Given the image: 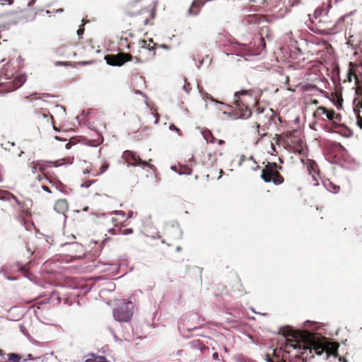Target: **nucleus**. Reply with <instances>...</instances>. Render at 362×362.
Listing matches in <instances>:
<instances>
[{
    "instance_id": "nucleus-1",
    "label": "nucleus",
    "mask_w": 362,
    "mask_h": 362,
    "mask_svg": "<svg viewBox=\"0 0 362 362\" xmlns=\"http://www.w3.org/2000/svg\"><path fill=\"white\" fill-rule=\"evenodd\" d=\"M293 339L288 338L286 347L292 348L293 350H296L297 353L300 354H308L312 353V348L315 350V352L317 354H320L321 351H325L329 354H334L337 351L338 345L335 343L321 346H316L314 342L311 340L310 333L307 332L304 334H296L295 335L291 336Z\"/></svg>"
},
{
    "instance_id": "nucleus-2",
    "label": "nucleus",
    "mask_w": 362,
    "mask_h": 362,
    "mask_svg": "<svg viewBox=\"0 0 362 362\" xmlns=\"http://www.w3.org/2000/svg\"><path fill=\"white\" fill-rule=\"evenodd\" d=\"M234 104L238 109L242 112L245 108V112L240 115L243 119H247L251 115L250 106L255 104V99L252 95L247 90L235 92L234 93Z\"/></svg>"
},
{
    "instance_id": "nucleus-3",
    "label": "nucleus",
    "mask_w": 362,
    "mask_h": 362,
    "mask_svg": "<svg viewBox=\"0 0 362 362\" xmlns=\"http://www.w3.org/2000/svg\"><path fill=\"white\" fill-rule=\"evenodd\" d=\"M134 308L132 301L120 302L113 312L115 319L119 322H129L133 316Z\"/></svg>"
},
{
    "instance_id": "nucleus-4",
    "label": "nucleus",
    "mask_w": 362,
    "mask_h": 362,
    "mask_svg": "<svg viewBox=\"0 0 362 362\" xmlns=\"http://www.w3.org/2000/svg\"><path fill=\"white\" fill-rule=\"evenodd\" d=\"M122 156L127 163L128 165L142 166L143 168L148 167L150 168L153 167L148 162L141 160V159L135 152L126 151L123 153Z\"/></svg>"
},
{
    "instance_id": "nucleus-5",
    "label": "nucleus",
    "mask_w": 362,
    "mask_h": 362,
    "mask_svg": "<svg viewBox=\"0 0 362 362\" xmlns=\"http://www.w3.org/2000/svg\"><path fill=\"white\" fill-rule=\"evenodd\" d=\"M107 63L112 66H122L132 59V56L127 53H119L117 55H107L105 57Z\"/></svg>"
},
{
    "instance_id": "nucleus-6",
    "label": "nucleus",
    "mask_w": 362,
    "mask_h": 362,
    "mask_svg": "<svg viewBox=\"0 0 362 362\" xmlns=\"http://www.w3.org/2000/svg\"><path fill=\"white\" fill-rule=\"evenodd\" d=\"M156 55V49L143 48L139 49V55L135 57L136 62L138 63H144L150 61L154 58Z\"/></svg>"
},
{
    "instance_id": "nucleus-7",
    "label": "nucleus",
    "mask_w": 362,
    "mask_h": 362,
    "mask_svg": "<svg viewBox=\"0 0 362 362\" xmlns=\"http://www.w3.org/2000/svg\"><path fill=\"white\" fill-rule=\"evenodd\" d=\"M68 204L64 199L57 201L54 204V210L59 214H64L68 211Z\"/></svg>"
},
{
    "instance_id": "nucleus-8",
    "label": "nucleus",
    "mask_w": 362,
    "mask_h": 362,
    "mask_svg": "<svg viewBox=\"0 0 362 362\" xmlns=\"http://www.w3.org/2000/svg\"><path fill=\"white\" fill-rule=\"evenodd\" d=\"M308 170L312 175L314 180L317 181L318 175L317 173V165L314 161H309L307 163Z\"/></svg>"
},
{
    "instance_id": "nucleus-9",
    "label": "nucleus",
    "mask_w": 362,
    "mask_h": 362,
    "mask_svg": "<svg viewBox=\"0 0 362 362\" xmlns=\"http://www.w3.org/2000/svg\"><path fill=\"white\" fill-rule=\"evenodd\" d=\"M138 45H139V49H143V48L156 49L155 48L156 44L153 42L152 39L140 40V41H139Z\"/></svg>"
},
{
    "instance_id": "nucleus-10",
    "label": "nucleus",
    "mask_w": 362,
    "mask_h": 362,
    "mask_svg": "<svg viewBox=\"0 0 362 362\" xmlns=\"http://www.w3.org/2000/svg\"><path fill=\"white\" fill-rule=\"evenodd\" d=\"M277 168H278V166L276 165V163H268L265 168H264L262 170V171H264V172H267L268 173H272L274 175H276L278 173L277 171Z\"/></svg>"
},
{
    "instance_id": "nucleus-11",
    "label": "nucleus",
    "mask_w": 362,
    "mask_h": 362,
    "mask_svg": "<svg viewBox=\"0 0 362 362\" xmlns=\"http://www.w3.org/2000/svg\"><path fill=\"white\" fill-rule=\"evenodd\" d=\"M324 185L330 192L337 193L339 191V186L333 184L329 180L325 182Z\"/></svg>"
},
{
    "instance_id": "nucleus-12",
    "label": "nucleus",
    "mask_w": 362,
    "mask_h": 362,
    "mask_svg": "<svg viewBox=\"0 0 362 362\" xmlns=\"http://www.w3.org/2000/svg\"><path fill=\"white\" fill-rule=\"evenodd\" d=\"M202 135L204 139L207 143L213 144L215 142V137L212 135L211 132L209 130L203 131Z\"/></svg>"
},
{
    "instance_id": "nucleus-13",
    "label": "nucleus",
    "mask_w": 362,
    "mask_h": 362,
    "mask_svg": "<svg viewBox=\"0 0 362 362\" xmlns=\"http://www.w3.org/2000/svg\"><path fill=\"white\" fill-rule=\"evenodd\" d=\"M53 112L55 114H57V115H59V116H62V117H64L66 115V110H65L64 107L62 106V105H56L54 107Z\"/></svg>"
},
{
    "instance_id": "nucleus-14",
    "label": "nucleus",
    "mask_w": 362,
    "mask_h": 362,
    "mask_svg": "<svg viewBox=\"0 0 362 362\" xmlns=\"http://www.w3.org/2000/svg\"><path fill=\"white\" fill-rule=\"evenodd\" d=\"M275 175H273V174H270V173H268L267 172H264V171H262V178L264 180V182H272L273 177H274Z\"/></svg>"
},
{
    "instance_id": "nucleus-15",
    "label": "nucleus",
    "mask_w": 362,
    "mask_h": 362,
    "mask_svg": "<svg viewBox=\"0 0 362 362\" xmlns=\"http://www.w3.org/2000/svg\"><path fill=\"white\" fill-rule=\"evenodd\" d=\"M328 110L323 106L319 107L315 112V116L325 115H327Z\"/></svg>"
},
{
    "instance_id": "nucleus-16",
    "label": "nucleus",
    "mask_w": 362,
    "mask_h": 362,
    "mask_svg": "<svg viewBox=\"0 0 362 362\" xmlns=\"http://www.w3.org/2000/svg\"><path fill=\"white\" fill-rule=\"evenodd\" d=\"M8 359L12 362H19L21 359V357L19 354H10L8 355Z\"/></svg>"
},
{
    "instance_id": "nucleus-17",
    "label": "nucleus",
    "mask_w": 362,
    "mask_h": 362,
    "mask_svg": "<svg viewBox=\"0 0 362 362\" xmlns=\"http://www.w3.org/2000/svg\"><path fill=\"white\" fill-rule=\"evenodd\" d=\"M202 98H203V99H204V100H211L212 102H214V103H216V104L223 105V103H221V102H218V100H216L214 99V98H212L209 94H208V93H203V94H202Z\"/></svg>"
},
{
    "instance_id": "nucleus-18",
    "label": "nucleus",
    "mask_w": 362,
    "mask_h": 362,
    "mask_svg": "<svg viewBox=\"0 0 362 362\" xmlns=\"http://www.w3.org/2000/svg\"><path fill=\"white\" fill-rule=\"evenodd\" d=\"M275 185L281 184L284 181V179L281 176H280L278 173L273 177L272 180Z\"/></svg>"
},
{
    "instance_id": "nucleus-19",
    "label": "nucleus",
    "mask_w": 362,
    "mask_h": 362,
    "mask_svg": "<svg viewBox=\"0 0 362 362\" xmlns=\"http://www.w3.org/2000/svg\"><path fill=\"white\" fill-rule=\"evenodd\" d=\"M2 199H5V200H8V201H11V200H13L15 201L16 203H18V200L16 198L15 196H13V194L7 192L5 196H4L2 198Z\"/></svg>"
},
{
    "instance_id": "nucleus-20",
    "label": "nucleus",
    "mask_w": 362,
    "mask_h": 362,
    "mask_svg": "<svg viewBox=\"0 0 362 362\" xmlns=\"http://www.w3.org/2000/svg\"><path fill=\"white\" fill-rule=\"evenodd\" d=\"M109 168V164L105 161L102 166L100 167V172L99 173L95 174V176L100 175L103 173H104Z\"/></svg>"
},
{
    "instance_id": "nucleus-21",
    "label": "nucleus",
    "mask_w": 362,
    "mask_h": 362,
    "mask_svg": "<svg viewBox=\"0 0 362 362\" xmlns=\"http://www.w3.org/2000/svg\"><path fill=\"white\" fill-rule=\"evenodd\" d=\"M327 118L329 119V120H334L336 117V112L334 110H328L327 111V115H326Z\"/></svg>"
},
{
    "instance_id": "nucleus-22",
    "label": "nucleus",
    "mask_w": 362,
    "mask_h": 362,
    "mask_svg": "<svg viewBox=\"0 0 362 362\" xmlns=\"http://www.w3.org/2000/svg\"><path fill=\"white\" fill-rule=\"evenodd\" d=\"M39 172L43 173L46 168V164L40 161L36 162Z\"/></svg>"
},
{
    "instance_id": "nucleus-23",
    "label": "nucleus",
    "mask_w": 362,
    "mask_h": 362,
    "mask_svg": "<svg viewBox=\"0 0 362 362\" xmlns=\"http://www.w3.org/2000/svg\"><path fill=\"white\" fill-rule=\"evenodd\" d=\"M95 362H109L105 357L103 356H97L95 358Z\"/></svg>"
},
{
    "instance_id": "nucleus-24",
    "label": "nucleus",
    "mask_w": 362,
    "mask_h": 362,
    "mask_svg": "<svg viewBox=\"0 0 362 362\" xmlns=\"http://www.w3.org/2000/svg\"><path fill=\"white\" fill-rule=\"evenodd\" d=\"M41 359V357H33V356L31 354H28L27 355V358L24 359L25 361H28V360H31V361H35V360H40Z\"/></svg>"
},
{
    "instance_id": "nucleus-25",
    "label": "nucleus",
    "mask_w": 362,
    "mask_h": 362,
    "mask_svg": "<svg viewBox=\"0 0 362 362\" xmlns=\"http://www.w3.org/2000/svg\"><path fill=\"white\" fill-rule=\"evenodd\" d=\"M32 170L34 174H37L39 172L36 162L32 163Z\"/></svg>"
},
{
    "instance_id": "nucleus-26",
    "label": "nucleus",
    "mask_w": 362,
    "mask_h": 362,
    "mask_svg": "<svg viewBox=\"0 0 362 362\" xmlns=\"http://www.w3.org/2000/svg\"><path fill=\"white\" fill-rule=\"evenodd\" d=\"M169 129L171 131H175L178 134V135H180V129L177 128L174 124H170L169 127Z\"/></svg>"
},
{
    "instance_id": "nucleus-27",
    "label": "nucleus",
    "mask_w": 362,
    "mask_h": 362,
    "mask_svg": "<svg viewBox=\"0 0 362 362\" xmlns=\"http://www.w3.org/2000/svg\"><path fill=\"white\" fill-rule=\"evenodd\" d=\"M356 124L358 127L362 129V117L359 115L357 116Z\"/></svg>"
},
{
    "instance_id": "nucleus-28",
    "label": "nucleus",
    "mask_w": 362,
    "mask_h": 362,
    "mask_svg": "<svg viewBox=\"0 0 362 362\" xmlns=\"http://www.w3.org/2000/svg\"><path fill=\"white\" fill-rule=\"evenodd\" d=\"M133 233V230L132 228H127V229H124L123 231H122V234L123 235H129V234H132Z\"/></svg>"
},
{
    "instance_id": "nucleus-29",
    "label": "nucleus",
    "mask_w": 362,
    "mask_h": 362,
    "mask_svg": "<svg viewBox=\"0 0 362 362\" xmlns=\"http://www.w3.org/2000/svg\"><path fill=\"white\" fill-rule=\"evenodd\" d=\"M19 80H20V82H21V84L19 86H21V84H23L26 78H25V76H21L20 78H19Z\"/></svg>"
},
{
    "instance_id": "nucleus-30",
    "label": "nucleus",
    "mask_w": 362,
    "mask_h": 362,
    "mask_svg": "<svg viewBox=\"0 0 362 362\" xmlns=\"http://www.w3.org/2000/svg\"><path fill=\"white\" fill-rule=\"evenodd\" d=\"M115 213L116 214H118V215H120V216H124L125 215V213L124 211H115Z\"/></svg>"
},
{
    "instance_id": "nucleus-31",
    "label": "nucleus",
    "mask_w": 362,
    "mask_h": 362,
    "mask_svg": "<svg viewBox=\"0 0 362 362\" xmlns=\"http://www.w3.org/2000/svg\"><path fill=\"white\" fill-rule=\"evenodd\" d=\"M83 33V28H80L77 30V34L78 36H81Z\"/></svg>"
},
{
    "instance_id": "nucleus-32",
    "label": "nucleus",
    "mask_w": 362,
    "mask_h": 362,
    "mask_svg": "<svg viewBox=\"0 0 362 362\" xmlns=\"http://www.w3.org/2000/svg\"><path fill=\"white\" fill-rule=\"evenodd\" d=\"M178 173L179 174H187V175H189V174H191V170H189L188 172H179Z\"/></svg>"
},
{
    "instance_id": "nucleus-33",
    "label": "nucleus",
    "mask_w": 362,
    "mask_h": 362,
    "mask_svg": "<svg viewBox=\"0 0 362 362\" xmlns=\"http://www.w3.org/2000/svg\"><path fill=\"white\" fill-rule=\"evenodd\" d=\"M42 189L43 190L47 192H50V190L49 189V188L47 187H42Z\"/></svg>"
},
{
    "instance_id": "nucleus-34",
    "label": "nucleus",
    "mask_w": 362,
    "mask_h": 362,
    "mask_svg": "<svg viewBox=\"0 0 362 362\" xmlns=\"http://www.w3.org/2000/svg\"><path fill=\"white\" fill-rule=\"evenodd\" d=\"M90 184H91V183H89L88 185V184H86V185L82 184V185H81V187H88L90 185Z\"/></svg>"
},
{
    "instance_id": "nucleus-35",
    "label": "nucleus",
    "mask_w": 362,
    "mask_h": 362,
    "mask_svg": "<svg viewBox=\"0 0 362 362\" xmlns=\"http://www.w3.org/2000/svg\"><path fill=\"white\" fill-rule=\"evenodd\" d=\"M223 143H224V141H223V140L219 139V140L218 141V144L219 145H221V144H223Z\"/></svg>"
},
{
    "instance_id": "nucleus-36",
    "label": "nucleus",
    "mask_w": 362,
    "mask_h": 362,
    "mask_svg": "<svg viewBox=\"0 0 362 362\" xmlns=\"http://www.w3.org/2000/svg\"><path fill=\"white\" fill-rule=\"evenodd\" d=\"M171 170H173V171H175V172H177V168H176V167H175V166H172V167H171Z\"/></svg>"
},
{
    "instance_id": "nucleus-37",
    "label": "nucleus",
    "mask_w": 362,
    "mask_h": 362,
    "mask_svg": "<svg viewBox=\"0 0 362 362\" xmlns=\"http://www.w3.org/2000/svg\"><path fill=\"white\" fill-rule=\"evenodd\" d=\"M161 47L163 48V49H168V47L167 45H161Z\"/></svg>"
},
{
    "instance_id": "nucleus-38",
    "label": "nucleus",
    "mask_w": 362,
    "mask_h": 362,
    "mask_svg": "<svg viewBox=\"0 0 362 362\" xmlns=\"http://www.w3.org/2000/svg\"><path fill=\"white\" fill-rule=\"evenodd\" d=\"M133 214H134V213H133V212H129V215H128V217H129V218L132 217V216H133Z\"/></svg>"
},
{
    "instance_id": "nucleus-39",
    "label": "nucleus",
    "mask_w": 362,
    "mask_h": 362,
    "mask_svg": "<svg viewBox=\"0 0 362 362\" xmlns=\"http://www.w3.org/2000/svg\"><path fill=\"white\" fill-rule=\"evenodd\" d=\"M183 88H184V90H185L187 93H188V92H189V90H188L187 89V88H186V85H184V86H183Z\"/></svg>"
},
{
    "instance_id": "nucleus-40",
    "label": "nucleus",
    "mask_w": 362,
    "mask_h": 362,
    "mask_svg": "<svg viewBox=\"0 0 362 362\" xmlns=\"http://www.w3.org/2000/svg\"><path fill=\"white\" fill-rule=\"evenodd\" d=\"M313 104L317 105V104H318V101L317 100H314L313 101Z\"/></svg>"
},
{
    "instance_id": "nucleus-41",
    "label": "nucleus",
    "mask_w": 362,
    "mask_h": 362,
    "mask_svg": "<svg viewBox=\"0 0 362 362\" xmlns=\"http://www.w3.org/2000/svg\"><path fill=\"white\" fill-rule=\"evenodd\" d=\"M81 64H90V62H83Z\"/></svg>"
},
{
    "instance_id": "nucleus-42",
    "label": "nucleus",
    "mask_w": 362,
    "mask_h": 362,
    "mask_svg": "<svg viewBox=\"0 0 362 362\" xmlns=\"http://www.w3.org/2000/svg\"><path fill=\"white\" fill-rule=\"evenodd\" d=\"M83 173L84 174L89 173V170H86L83 171Z\"/></svg>"
},
{
    "instance_id": "nucleus-43",
    "label": "nucleus",
    "mask_w": 362,
    "mask_h": 362,
    "mask_svg": "<svg viewBox=\"0 0 362 362\" xmlns=\"http://www.w3.org/2000/svg\"><path fill=\"white\" fill-rule=\"evenodd\" d=\"M63 163H58V164H56L55 166H60L61 165H62Z\"/></svg>"
},
{
    "instance_id": "nucleus-44",
    "label": "nucleus",
    "mask_w": 362,
    "mask_h": 362,
    "mask_svg": "<svg viewBox=\"0 0 362 362\" xmlns=\"http://www.w3.org/2000/svg\"><path fill=\"white\" fill-rule=\"evenodd\" d=\"M158 122V119H156L155 123L157 124Z\"/></svg>"
},
{
    "instance_id": "nucleus-45",
    "label": "nucleus",
    "mask_w": 362,
    "mask_h": 362,
    "mask_svg": "<svg viewBox=\"0 0 362 362\" xmlns=\"http://www.w3.org/2000/svg\"><path fill=\"white\" fill-rule=\"evenodd\" d=\"M223 173V172L221 170L220 174L222 175Z\"/></svg>"
},
{
    "instance_id": "nucleus-46",
    "label": "nucleus",
    "mask_w": 362,
    "mask_h": 362,
    "mask_svg": "<svg viewBox=\"0 0 362 362\" xmlns=\"http://www.w3.org/2000/svg\"><path fill=\"white\" fill-rule=\"evenodd\" d=\"M57 11H59V12H62V9H59V10H57Z\"/></svg>"
},
{
    "instance_id": "nucleus-47",
    "label": "nucleus",
    "mask_w": 362,
    "mask_h": 362,
    "mask_svg": "<svg viewBox=\"0 0 362 362\" xmlns=\"http://www.w3.org/2000/svg\"><path fill=\"white\" fill-rule=\"evenodd\" d=\"M36 178L40 180L39 175L36 176Z\"/></svg>"
}]
</instances>
